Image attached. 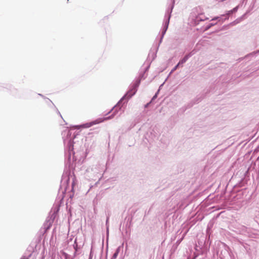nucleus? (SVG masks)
Masks as SVG:
<instances>
[{
	"label": "nucleus",
	"instance_id": "obj_1",
	"mask_svg": "<svg viewBox=\"0 0 259 259\" xmlns=\"http://www.w3.org/2000/svg\"><path fill=\"white\" fill-rule=\"evenodd\" d=\"M100 122H101V121H100L99 120H96L95 121H92V122H90V123H87L84 124V125H83L82 126L84 127H85V128H88V127H91V126H92V125H93L94 124L99 123Z\"/></svg>",
	"mask_w": 259,
	"mask_h": 259
},
{
	"label": "nucleus",
	"instance_id": "obj_2",
	"mask_svg": "<svg viewBox=\"0 0 259 259\" xmlns=\"http://www.w3.org/2000/svg\"><path fill=\"white\" fill-rule=\"evenodd\" d=\"M187 58H188V57L186 56L183 59H182L181 61H180V62H179L178 64L175 67L174 70H176V68H177V67L179 65L182 64L184 63L186 61V60H187Z\"/></svg>",
	"mask_w": 259,
	"mask_h": 259
},
{
	"label": "nucleus",
	"instance_id": "obj_3",
	"mask_svg": "<svg viewBox=\"0 0 259 259\" xmlns=\"http://www.w3.org/2000/svg\"><path fill=\"white\" fill-rule=\"evenodd\" d=\"M118 251H116V252H115L114 254H113V257L114 258H115L116 257L117 255H118Z\"/></svg>",
	"mask_w": 259,
	"mask_h": 259
},
{
	"label": "nucleus",
	"instance_id": "obj_4",
	"mask_svg": "<svg viewBox=\"0 0 259 259\" xmlns=\"http://www.w3.org/2000/svg\"><path fill=\"white\" fill-rule=\"evenodd\" d=\"M136 91H135L133 93V94H135Z\"/></svg>",
	"mask_w": 259,
	"mask_h": 259
}]
</instances>
